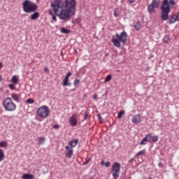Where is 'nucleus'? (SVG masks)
Wrapping results in <instances>:
<instances>
[{
    "mask_svg": "<svg viewBox=\"0 0 179 179\" xmlns=\"http://www.w3.org/2000/svg\"><path fill=\"white\" fill-rule=\"evenodd\" d=\"M55 15L63 22H69L72 16L76 14V0H55L50 3Z\"/></svg>",
    "mask_w": 179,
    "mask_h": 179,
    "instance_id": "1",
    "label": "nucleus"
},
{
    "mask_svg": "<svg viewBox=\"0 0 179 179\" xmlns=\"http://www.w3.org/2000/svg\"><path fill=\"white\" fill-rule=\"evenodd\" d=\"M176 1L174 0H163L162 4L160 7L161 9V19L162 20H167L169 19V13H170L171 8H174Z\"/></svg>",
    "mask_w": 179,
    "mask_h": 179,
    "instance_id": "2",
    "label": "nucleus"
},
{
    "mask_svg": "<svg viewBox=\"0 0 179 179\" xmlns=\"http://www.w3.org/2000/svg\"><path fill=\"white\" fill-rule=\"evenodd\" d=\"M115 37L116 38H112L111 42L117 48H120L121 47V43H122L124 45L127 44L128 34H127L125 31L121 32L120 34L116 33Z\"/></svg>",
    "mask_w": 179,
    "mask_h": 179,
    "instance_id": "3",
    "label": "nucleus"
},
{
    "mask_svg": "<svg viewBox=\"0 0 179 179\" xmlns=\"http://www.w3.org/2000/svg\"><path fill=\"white\" fill-rule=\"evenodd\" d=\"M22 9L25 13H33L38 9V6L30 0H25L22 2Z\"/></svg>",
    "mask_w": 179,
    "mask_h": 179,
    "instance_id": "4",
    "label": "nucleus"
},
{
    "mask_svg": "<svg viewBox=\"0 0 179 179\" xmlns=\"http://www.w3.org/2000/svg\"><path fill=\"white\" fill-rule=\"evenodd\" d=\"M3 107L6 111H15L16 110V104L12 101V98L7 97L3 102Z\"/></svg>",
    "mask_w": 179,
    "mask_h": 179,
    "instance_id": "5",
    "label": "nucleus"
},
{
    "mask_svg": "<svg viewBox=\"0 0 179 179\" xmlns=\"http://www.w3.org/2000/svg\"><path fill=\"white\" fill-rule=\"evenodd\" d=\"M36 114L42 118H47L50 115V108L47 106H42L37 110Z\"/></svg>",
    "mask_w": 179,
    "mask_h": 179,
    "instance_id": "6",
    "label": "nucleus"
},
{
    "mask_svg": "<svg viewBox=\"0 0 179 179\" xmlns=\"http://www.w3.org/2000/svg\"><path fill=\"white\" fill-rule=\"evenodd\" d=\"M120 169L121 164H120V162H114L112 165V170L110 173H112L114 179H118V177H120Z\"/></svg>",
    "mask_w": 179,
    "mask_h": 179,
    "instance_id": "7",
    "label": "nucleus"
},
{
    "mask_svg": "<svg viewBox=\"0 0 179 179\" xmlns=\"http://www.w3.org/2000/svg\"><path fill=\"white\" fill-rule=\"evenodd\" d=\"M160 5V0H152L151 3L148 6V10L149 13H155L156 10L155 9L159 8Z\"/></svg>",
    "mask_w": 179,
    "mask_h": 179,
    "instance_id": "8",
    "label": "nucleus"
},
{
    "mask_svg": "<svg viewBox=\"0 0 179 179\" xmlns=\"http://www.w3.org/2000/svg\"><path fill=\"white\" fill-rule=\"evenodd\" d=\"M69 122L71 127L78 125V118L76 114H73L69 119Z\"/></svg>",
    "mask_w": 179,
    "mask_h": 179,
    "instance_id": "9",
    "label": "nucleus"
},
{
    "mask_svg": "<svg viewBox=\"0 0 179 179\" xmlns=\"http://www.w3.org/2000/svg\"><path fill=\"white\" fill-rule=\"evenodd\" d=\"M65 149H66L67 150V152H66V157H67V159H71V157L73 156V148L66 145L65 147Z\"/></svg>",
    "mask_w": 179,
    "mask_h": 179,
    "instance_id": "10",
    "label": "nucleus"
},
{
    "mask_svg": "<svg viewBox=\"0 0 179 179\" xmlns=\"http://www.w3.org/2000/svg\"><path fill=\"white\" fill-rule=\"evenodd\" d=\"M11 97L14 101L17 103H20L21 96L20 94L13 93L11 94Z\"/></svg>",
    "mask_w": 179,
    "mask_h": 179,
    "instance_id": "11",
    "label": "nucleus"
},
{
    "mask_svg": "<svg viewBox=\"0 0 179 179\" xmlns=\"http://www.w3.org/2000/svg\"><path fill=\"white\" fill-rule=\"evenodd\" d=\"M131 121L133 122V124H139V122H141V115H134V117L131 119Z\"/></svg>",
    "mask_w": 179,
    "mask_h": 179,
    "instance_id": "12",
    "label": "nucleus"
},
{
    "mask_svg": "<svg viewBox=\"0 0 179 179\" xmlns=\"http://www.w3.org/2000/svg\"><path fill=\"white\" fill-rule=\"evenodd\" d=\"M40 17V13L38 12H34L32 15L30 16L31 20H36Z\"/></svg>",
    "mask_w": 179,
    "mask_h": 179,
    "instance_id": "13",
    "label": "nucleus"
},
{
    "mask_svg": "<svg viewBox=\"0 0 179 179\" xmlns=\"http://www.w3.org/2000/svg\"><path fill=\"white\" fill-rule=\"evenodd\" d=\"M22 179H34V175L31 173H24L22 176Z\"/></svg>",
    "mask_w": 179,
    "mask_h": 179,
    "instance_id": "14",
    "label": "nucleus"
},
{
    "mask_svg": "<svg viewBox=\"0 0 179 179\" xmlns=\"http://www.w3.org/2000/svg\"><path fill=\"white\" fill-rule=\"evenodd\" d=\"M63 86L65 87L66 86H72V83L69 82V78L65 77L63 80Z\"/></svg>",
    "mask_w": 179,
    "mask_h": 179,
    "instance_id": "15",
    "label": "nucleus"
},
{
    "mask_svg": "<svg viewBox=\"0 0 179 179\" xmlns=\"http://www.w3.org/2000/svg\"><path fill=\"white\" fill-rule=\"evenodd\" d=\"M176 22H177L176 15L174 14L171 15L169 18V24H173V23H176Z\"/></svg>",
    "mask_w": 179,
    "mask_h": 179,
    "instance_id": "16",
    "label": "nucleus"
},
{
    "mask_svg": "<svg viewBox=\"0 0 179 179\" xmlns=\"http://www.w3.org/2000/svg\"><path fill=\"white\" fill-rule=\"evenodd\" d=\"M78 143H79V140L78 139H75L73 141H71L69 143V145L71 146L70 148H75V146H76V145H78Z\"/></svg>",
    "mask_w": 179,
    "mask_h": 179,
    "instance_id": "17",
    "label": "nucleus"
},
{
    "mask_svg": "<svg viewBox=\"0 0 179 179\" xmlns=\"http://www.w3.org/2000/svg\"><path fill=\"white\" fill-rule=\"evenodd\" d=\"M141 24H142L141 23V21H138L136 24L134 26V30H136V31H139V30H141Z\"/></svg>",
    "mask_w": 179,
    "mask_h": 179,
    "instance_id": "18",
    "label": "nucleus"
},
{
    "mask_svg": "<svg viewBox=\"0 0 179 179\" xmlns=\"http://www.w3.org/2000/svg\"><path fill=\"white\" fill-rule=\"evenodd\" d=\"M11 82L13 85H17L19 83V78L16 76H13L11 78Z\"/></svg>",
    "mask_w": 179,
    "mask_h": 179,
    "instance_id": "19",
    "label": "nucleus"
},
{
    "mask_svg": "<svg viewBox=\"0 0 179 179\" xmlns=\"http://www.w3.org/2000/svg\"><path fill=\"white\" fill-rule=\"evenodd\" d=\"M145 155H146V149H143L142 150H141L140 152H138L135 156L134 157L136 158L138 156H145Z\"/></svg>",
    "mask_w": 179,
    "mask_h": 179,
    "instance_id": "20",
    "label": "nucleus"
},
{
    "mask_svg": "<svg viewBox=\"0 0 179 179\" xmlns=\"http://www.w3.org/2000/svg\"><path fill=\"white\" fill-rule=\"evenodd\" d=\"M61 33H63V34H69L71 33V30L65 28V27H62L60 29Z\"/></svg>",
    "mask_w": 179,
    "mask_h": 179,
    "instance_id": "21",
    "label": "nucleus"
},
{
    "mask_svg": "<svg viewBox=\"0 0 179 179\" xmlns=\"http://www.w3.org/2000/svg\"><path fill=\"white\" fill-rule=\"evenodd\" d=\"M148 142H149V140L145 136V138H143V140L140 142V145H147Z\"/></svg>",
    "mask_w": 179,
    "mask_h": 179,
    "instance_id": "22",
    "label": "nucleus"
},
{
    "mask_svg": "<svg viewBox=\"0 0 179 179\" xmlns=\"http://www.w3.org/2000/svg\"><path fill=\"white\" fill-rule=\"evenodd\" d=\"M5 159V153L3 152V150L0 149V162H2Z\"/></svg>",
    "mask_w": 179,
    "mask_h": 179,
    "instance_id": "23",
    "label": "nucleus"
},
{
    "mask_svg": "<svg viewBox=\"0 0 179 179\" xmlns=\"http://www.w3.org/2000/svg\"><path fill=\"white\" fill-rule=\"evenodd\" d=\"M80 22H82V20L80 19V17H78V18L73 19L72 20V23L73 24H79V23H80Z\"/></svg>",
    "mask_w": 179,
    "mask_h": 179,
    "instance_id": "24",
    "label": "nucleus"
},
{
    "mask_svg": "<svg viewBox=\"0 0 179 179\" xmlns=\"http://www.w3.org/2000/svg\"><path fill=\"white\" fill-rule=\"evenodd\" d=\"M101 164L102 166L105 165V167H110V166H111V162H107L104 163V160H102L101 162Z\"/></svg>",
    "mask_w": 179,
    "mask_h": 179,
    "instance_id": "25",
    "label": "nucleus"
},
{
    "mask_svg": "<svg viewBox=\"0 0 179 179\" xmlns=\"http://www.w3.org/2000/svg\"><path fill=\"white\" fill-rule=\"evenodd\" d=\"M39 145H43L44 142H45V138L44 137H38V138Z\"/></svg>",
    "mask_w": 179,
    "mask_h": 179,
    "instance_id": "26",
    "label": "nucleus"
},
{
    "mask_svg": "<svg viewBox=\"0 0 179 179\" xmlns=\"http://www.w3.org/2000/svg\"><path fill=\"white\" fill-rule=\"evenodd\" d=\"M8 142L7 141H1L0 142V148H7Z\"/></svg>",
    "mask_w": 179,
    "mask_h": 179,
    "instance_id": "27",
    "label": "nucleus"
},
{
    "mask_svg": "<svg viewBox=\"0 0 179 179\" xmlns=\"http://www.w3.org/2000/svg\"><path fill=\"white\" fill-rule=\"evenodd\" d=\"M111 79H113V76H111V74L108 75L105 78V80H104L105 83H107V82H110Z\"/></svg>",
    "mask_w": 179,
    "mask_h": 179,
    "instance_id": "28",
    "label": "nucleus"
},
{
    "mask_svg": "<svg viewBox=\"0 0 179 179\" xmlns=\"http://www.w3.org/2000/svg\"><path fill=\"white\" fill-rule=\"evenodd\" d=\"M124 114H125V111L124 110H120L118 113L117 118H119V119L122 118V115H124Z\"/></svg>",
    "mask_w": 179,
    "mask_h": 179,
    "instance_id": "29",
    "label": "nucleus"
},
{
    "mask_svg": "<svg viewBox=\"0 0 179 179\" xmlns=\"http://www.w3.org/2000/svg\"><path fill=\"white\" fill-rule=\"evenodd\" d=\"M158 141H159V136H153L152 140L151 142H152V143H156V142H157Z\"/></svg>",
    "mask_w": 179,
    "mask_h": 179,
    "instance_id": "30",
    "label": "nucleus"
},
{
    "mask_svg": "<svg viewBox=\"0 0 179 179\" xmlns=\"http://www.w3.org/2000/svg\"><path fill=\"white\" fill-rule=\"evenodd\" d=\"M147 138L148 139L149 142H152V139H153V135H152L151 133H149L148 134L146 135Z\"/></svg>",
    "mask_w": 179,
    "mask_h": 179,
    "instance_id": "31",
    "label": "nucleus"
},
{
    "mask_svg": "<svg viewBox=\"0 0 179 179\" xmlns=\"http://www.w3.org/2000/svg\"><path fill=\"white\" fill-rule=\"evenodd\" d=\"M79 83H80V80L76 79L73 82V86H75V87H78V85H79Z\"/></svg>",
    "mask_w": 179,
    "mask_h": 179,
    "instance_id": "32",
    "label": "nucleus"
},
{
    "mask_svg": "<svg viewBox=\"0 0 179 179\" xmlns=\"http://www.w3.org/2000/svg\"><path fill=\"white\" fill-rule=\"evenodd\" d=\"M25 103H28V104H33L34 103V101L33 99L31 98H29L28 99H27V101H25Z\"/></svg>",
    "mask_w": 179,
    "mask_h": 179,
    "instance_id": "33",
    "label": "nucleus"
},
{
    "mask_svg": "<svg viewBox=\"0 0 179 179\" xmlns=\"http://www.w3.org/2000/svg\"><path fill=\"white\" fill-rule=\"evenodd\" d=\"M98 119L99 120V122L103 124V122H104V120H103V117H101V115L99 113L97 115Z\"/></svg>",
    "mask_w": 179,
    "mask_h": 179,
    "instance_id": "34",
    "label": "nucleus"
},
{
    "mask_svg": "<svg viewBox=\"0 0 179 179\" xmlns=\"http://www.w3.org/2000/svg\"><path fill=\"white\" fill-rule=\"evenodd\" d=\"M8 87L9 89H10L11 90H15L16 89V87H15V84L12 83V84H9L8 85Z\"/></svg>",
    "mask_w": 179,
    "mask_h": 179,
    "instance_id": "35",
    "label": "nucleus"
},
{
    "mask_svg": "<svg viewBox=\"0 0 179 179\" xmlns=\"http://www.w3.org/2000/svg\"><path fill=\"white\" fill-rule=\"evenodd\" d=\"M117 10H118V8H116L114 10L113 15H114L115 17H120V14L117 13Z\"/></svg>",
    "mask_w": 179,
    "mask_h": 179,
    "instance_id": "36",
    "label": "nucleus"
},
{
    "mask_svg": "<svg viewBox=\"0 0 179 179\" xmlns=\"http://www.w3.org/2000/svg\"><path fill=\"white\" fill-rule=\"evenodd\" d=\"M71 76H72V72L69 71V72H68V73L66 74L65 78H71Z\"/></svg>",
    "mask_w": 179,
    "mask_h": 179,
    "instance_id": "37",
    "label": "nucleus"
},
{
    "mask_svg": "<svg viewBox=\"0 0 179 179\" xmlns=\"http://www.w3.org/2000/svg\"><path fill=\"white\" fill-rule=\"evenodd\" d=\"M89 117V113H87V111L85 112V116H84V120H87V117Z\"/></svg>",
    "mask_w": 179,
    "mask_h": 179,
    "instance_id": "38",
    "label": "nucleus"
},
{
    "mask_svg": "<svg viewBox=\"0 0 179 179\" xmlns=\"http://www.w3.org/2000/svg\"><path fill=\"white\" fill-rule=\"evenodd\" d=\"M44 72H45V73H50V69H48V67H45L44 69Z\"/></svg>",
    "mask_w": 179,
    "mask_h": 179,
    "instance_id": "39",
    "label": "nucleus"
},
{
    "mask_svg": "<svg viewBox=\"0 0 179 179\" xmlns=\"http://www.w3.org/2000/svg\"><path fill=\"white\" fill-rule=\"evenodd\" d=\"M52 127L54 128V129H59V124H54Z\"/></svg>",
    "mask_w": 179,
    "mask_h": 179,
    "instance_id": "40",
    "label": "nucleus"
},
{
    "mask_svg": "<svg viewBox=\"0 0 179 179\" xmlns=\"http://www.w3.org/2000/svg\"><path fill=\"white\" fill-rule=\"evenodd\" d=\"M90 162V159H87L86 162L83 163V166H86V164H89Z\"/></svg>",
    "mask_w": 179,
    "mask_h": 179,
    "instance_id": "41",
    "label": "nucleus"
},
{
    "mask_svg": "<svg viewBox=\"0 0 179 179\" xmlns=\"http://www.w3.org/2000/svg\"><path fill=\"white\" fill-rule=\"evenodd\" d=\"M52 20H54L55 22H57V16H55V15H52Z\"/></svg>",
    "mask_w": 179,
    "mask_h": 179,
    "instance_id": "42",
    "label": "nucleus"
},
{
    "mask_svg": "<svg viewBox=\"0 0 179 179\" xmlns=\"http://www.w3.org/2000/svg\"><path fill=\"white\" fill-rule=\"evenodd\" d=\"M158 167H159V169L163 168V162H159V163L158 164Z\"/></svg>",
    "mask_w": 179,
    "mask_h": 179,
    "instance_id": "43",
    "label": "nucleus"
},
{
    "mask_svg": "<svg viewBox=\"0 0 179 179\" xmlns=\"http://www.w3.org/2000/svg\"><path fill=\"white\" fill-rule=\"evenodd\" d=\"M48 13L49 15H50L51 16L54 15V14L52 13V11L51 10H48Z\"/></svg>",
    "mask_w": 179,
    "mask_h": 179,
    "instance_id": "44",
    "label": "nucleus"
},
{
    "mask_svg": "<svg viewBox=\"0 0 179 179\" xmlns=\"http://www.w3.org/2000/svg\"><path fill=\"white\" fill-rule=\"evenodd\" d=\"M135 3V0H129V3Z\"/></svg>",
    "mask_w": 179,
    "mask_h": 179,
    "instance_id": "45",
    "label": "nucleus"
},
{
    "mask_svg": "<svg viewBox=\"0 0 179 179\" xmlns=\"http://www.w3.org/2000/svg\"><path fill=\"white\" fill-rule=\"evenodd\" d=\"M164 41L166 44H167V43H169V38H167V39L165 38Z\"/></svg>",
    "mask_w": 179,
    "mask_h": 179,
    "instance_id": "46",
    "label": "nucleus"
},
{
    "mask_svg": "<svg viewBox=\"0 0 179 179\" xmlns=\"http://www.w3.org/2000/svg\"><path fill=\"white\" fill-rule=\"evenodd\" d=\"M94 100H97V95H96V94H94Z\"/></svg>",
    "mask_w": 179,
    "mask_h": 179,
    "instance_id": "47",
    "label": "nucleus"
},
{
    "mask_svg": "<svg viewBox=\"0 0 179 179\" xmlns=\"http://www.w3.org/2000/svg\"><path fill=\"white\" fill-rule=\"evenodd\" d=\"M60 55L64 57V49L62 50Z\"/></svg>",
    "mask_w": 179,
    "mask_h": 179,
    "instance_id": "48",
    "label": "nucleus"
},
{
    "mask_svg": "<svg viewBox=\"0 0 179 179\" xmlns=\"http://www.w3.org/2000/svg\"><path fill=\"white\" fill-rule=\"evenodd\" d=\"M3 66V64H2V62H0V69H2Z\"/></svg>",
    "mask_w": 179,
    "mask_h": 179,
    "instance_id": "49",
    "label": "nucleus"
},
{
    "mask_svg": "<svg viewBox=\"0 0 179 179\" xmlns=\"http://www.w3.org/2000/svg\"><path fill=\"white\" fill-rule=\"evenodd\" d=\"M134 162V158H131L130 160H129V163H132Z\"/></svg>",
    "mask_w": 179,
    "mask_h": 179,
    "instance_id": "50",
    "label": "nucleus"
},
{
    "mask_svg": "<svg viewBox=\"0 0 179 179\" xmlns=\"http://www.w3.org/2000/svg\"><path fill=\"white\" fill-rule=\"evenodd\" d=\"M2 81V76H0V82Z\"/></svg>",
    "mask_w": 179,
    "mask_h": 179,
    "instance_id": "51",
    "label": "nucleus"
},
{
    "mask_svg": "<svg viewBox=\"0 0 179 179\" xmlns=\"http://www.w3.org/2000/svg\"><path fill=\"white\" fill-rule=\"evenodd\" d=\"M90 179H94V177L92 176Z\"/></svg>",
    "mask_w": 179,
    "mask_h": 179,
    "instance_id": "52",
    "label": "nucleus"
},
{
    "mask_svg": "<svg viewBox=\"0 0 179 179\" xmlns=\"http://www.w3.org/2000/svg\"><path fill=\"white\" fill-rule=\"evenodd\" d=\"M178 58L179 59V53H178Z\"/></svg>",
    "mask_w": 179,
    "mask_h": 179,
    "instance_id": "53",
    "label": "nucleus"
}]
</instances>
